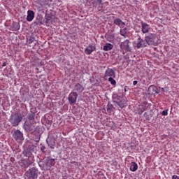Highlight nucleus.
Segmentation results:
<instances>
[{"label": "nucleus", "mask_w": 179, "mask_h": 179, "mask_svg": "<svg viewBox=\"0 0 179 179\" xmlns=\"http://www.w3.org/2000/svg\"><path fill=\"white\" fill-rule=\"evenodd\" d=\"M22 120H23L22 115H20L19 113H15L10 115L9 122L13 127H17L19 123L22 122Z\"/></svg>", "instance_id": "nucleus-1"}, {"label": "nucleus", "mask_w": 179, "mask_h": 179, "mask_svg": "<svg viewBox=\"0 0 179 179\" xmlns=\"http://www.w3.org/2000/svg\"><path fill=\"white\" fill-rule=\"evenodd\" d=\"M25 176L27 179H36L38 177L37 171L35 168H31L25 173Z\"/></svg>", "instance_id": "nucleus-2"}, {"label": "nucleus", "mask_w": 179, "mask_h": 179, "mask_svg": "<svg viewBox=\"0 0 179 179\" xmlns=\"http://www.w3.org/2000/svg\"><path fill=\"white\" fill-rule=\"evenodd\" d=\"M145 43H147V45H155V44H156V35L150 34L145 36Z\"/></svg>", "instance_id": "nucleus-3"}, {"label": "nucleus", "mask_w": 179, "mask_h": 179, "mask_svg": "<svg viewBox=\"0 0 179 179\" xmlns=\"http://www.w3.org/2000/svg\"><path fill=\"white\" fill-rule=\"evenodd\" d=\"M69 103L71 106L75 104L76 103V100H78V92H71L68 96Z\"/></svg>", "instance_id": "nucleus-4"}, {"label": "nucleus", "mask_w": 179, "mask_h": 179, "mask_svg": "<svg viewBox=\"0 0 179 179\" xmlns=\"http://www.w3.org/2000/svg\"><path fill=\"white\" fill-rule=\"evenodd\" d=\"M146 47H148V43H146L145 39L143 40L141 37L138 38L136 48H137V50H140V48H145Z\"/></svg>", "instance_id": "nucleus-5"}, {"label": "nucleus", "mask_w": 179, "mask_h": 179, "mask_svg": "<svg viewBox=\"0 0 179 179\" xmlns=\"http://www.w3.org/2000/svg\"><path fill=\"white\" fill-rule=\"evenodd\" d=\"M13 136L17 142H20V141H23L24 139L23 138V133H22L20 130H16L14 131Z\"/></svg>", "instance_id": "nucleus-6"}, {"label": "nucleus", "mask_w": 179, "mask_h": 179, "mask_svg": "<svg viewBox=\"0 0 179 179\" xmlns=\"http://www.w3.org/2000/svg\"><path fill=\"white\" fill-rule=\"evenodd\" d=\"M145 110H146V103H143L137 107V109L135 110V113L136 114H138V115H142V114H143V112Z\"/></svg>", "instance_id": "nucleus-7"}, {"label": "nucleus", "mask_w": 179, "mask_h": 179, "mask_svg": "<svg viewBox=\"0 0 179 179\" xmlns=\"http://www.w3.org/2000/svg\"><path fill=\"white\" fill-rule=\"evenodd\" d=\"M105 78H115V70L113 69H108L106 70Z\"/></svg>", "instance_id": "nucleus-8"}, {"label": "nucleus", "mask_w": 179, "mask_h": 179, "mask_svg": "<svg viewBox=\"0 0 179 179\" xmlns=\"http://www.w3.org/2000/svg\"><path fill=\"white\" fill-rule=\"evenodd\" d=\"M150 29V26L148 23L141 22V31L143 33V34L149 33Z\"/></svg>", "instance_id": "nucleus-9"}, {"label": "nucleus", "mask_w": 179, "mask_h": 179, "mask_svg": "<svg viewBox=\"0 0 179 179\" xmlns=\"http://www.w3.org/2000/svg\"><path fill=\"white\" fill-rule=\"evenodd\" d=\"M120 50H124L125 51H129V40H126L122 42L120 45Z\"/></svg>", "instance_id": "nucleus-10"}, {"label": "nucleus", "mask_w": 179, "mask_h": 179, "mask_svg": "<svg viewBox=\"0 0 179 179\" xmlns=\"http://www.w3.org/2000/svg\"><path fill=\"white\" fill-rule=\"evenodd\" d=\"M93 51H96V47L92 45H89L85 49V52L87 55H90Z\"/></svg>", "instance_id": "nucleus-11"}, {"label": "nucleus", "mask_w": 179, "mask_h": 179, "mask_svg": "<svg viewBox=\"0 0 179 179\" xmlns=\"http://www.w3.org/2000/svg\"><path fill=\"white\" fill-rule=\"evenodd\" d=\"M33 157H29L27 159H24L22 163L24 164V167L27 168L29 166H31L33 164Z\"/></svg>", "instance_id": "nucleus-12"}, {"label": "nucleus", "mask_w": 179, "mask_h": 179, "mask_svg": "<svg viewBox=\"0 0 179 179\" xmlns=\"http://www.w3.org/2000/svg\"><path fill=\"white\" fill-rule=\"evenodd\" d=\"M33 19H34V11L29 10L27 11V22H33Z\"/></svg>", "instance_id": "nucleus-13"}, {"label": "nucleus", "mask_w": 179, "mask_h": 179, "mask_svg": "<svg viewBox=\"0 0 179 179\" xmlns=\"http://www.w3.org/2000/svg\"><path fill=\"white\" fill-rule=\"evenodd\" d=\"M113 23L116 24V26H119V27H124V26H125V23L120 18H115L113 20Z\"/></svg>", "instance_id": "nucleus-14"}, {"label": "nucleus", "mask_w": 179, "mask_h": 179, "mask_svg": "<svg viewBox=\"0 0 179 179\" xmlns=\"http://www.w3.org/2000/svg\"><path fill=\"white\" fill-rule=\"evenodd\" d=\"M74 89L75 90H76V92H78V93H82V92L85 90V88L83 87V86H82V85H80V83H77L75 85Z\"/></svg>", "instance_id": "nucleus-15"}, {"label": "nucleus", "mask_w": 179, "mask_h": 179, "mask_svg": "<svg viewBox=\"0 0 179 179\" xmlns=\"http://www.w3.org/2000/svg\"><path fill=\"white\" fill-rule=\"evenodd\" d=\"M148 90L154 94H159V92H157V87L155 85H150L148 88Z\"/></svg>", "instance_id": "nucleus-16"}, {"label": "nucleus", "mask_w": 179, "mask_h": 179, "mask_svg": "<svg viewBox=\"0 0 179 179\" xmlns=\"http://www.w3.org/2000/svg\"><path fill=\"white\" fill-rule=\"evenodd\" d=\"M114 48V45L111 43H106L103 46V51H110Z\"/></svg>", "instance_id": "nucleus-17"}, {"label": "nucleus", "mask_w": 179, "mask_h": 179, "mask_svg": "<svg viewBox=\"0 0 179 179\" xmlns=\"http://www.w3.org/2000/svg\"><path fill=\"white\" fill-rule=\"evenodd\" d=\"M12 29L13 31H17V30L20 29V25L19 24L18 22H13L12 24Z\"/></svg>", "instance_id": "nucleus-18"}, {"label": "nucleus", "mask_w": 179, "mask_h": 179, "mask_svg": "<svg viewBox=\"0 0 179 179\" xmlns=\"http://www.w3.org/2000/svg\"><path fill=\"white\" fill-rule=\"evenodd\" d=\"M52 166H55V159H50L47 162V166L51 169Z\"/></svg>", "instance_id": "nucleus-19"}, {"label": "nucleus", "mask_w": 179, "mask_h": 179, "mask_svg": "<svg viewBox=\"0 0 179 179\" xmlns=\"http://www.w3.org/2000/svg\"><path fill=\"white\" fill-rule=\"evenodd\" d=\"M129 169L130 171H136V170H138V164H136V162H131Z\"/></svg>", "instance_id": "nucleus-20"}, {"label": "nucleus", "mask_w": 179, "mask_h": 179, "mask_svg": "<svg viewBox=\"0 0 179 179\" xmlns=\"http://www.w3.org/2000/svg\"><path fill=\"white\" fill-rule=\"evenodd\" d=\"M125 100L122 99L121 101H119L117 102V106H119V107H120V108H124V107H125Z\"/></svg>", "instance_id": "nucleus-21"}, {"label": "nucleus", "mask_w": 179, "mask_h": 179, "mask_svg": "<svg viewBox=\"0 0 179 179\" xmlns=\"http://www.w3.org/2000/svg\"><path fill=\"white\" fill-rule=\"evenodd\" d=\"M106 40H108V41H110V43L112 41H114V36L113 34H108L106 36Z\"/></svg>", "instance_id": "nucleus-22"}, {"label": "nucleus", "mask_w": 179, "mask_h": 179, "mask_svg": "<svg viewBox=\"0 0 179 179\" xmlns=\"http://www.w3.org/2000/svg\"><path fill=\"white\" fill-rule=\"evenodd\" d=\"M113 77H110L108 78V82H110V83L113 85V86H115V85H117V81H115V80H114V78H113Z\"/></svg>", "instance_id": "nucleus-23"}, {"label": "nucleus", "mask_w": 179, "mask_h": 179, "mask_svg": "<svg viewBox=\"0 0 179 179\" xmlns=\"http://www.w3.org/2000/svg\"><path fill=\"white\" fill-rule=\"evenodd\" d=\"M113 107H114V106H113V104L108 103V105H107V106H106V110H107V111H108L109 113H110V111H111V110H113Z\"/></svg>", "instance_id": "nucleus-24"}, {"label": "nucleus", "mask_w": 179, "mask_h": 179, "mask_svg": "<svg viewBox=\"0 0 179 179\" xmlns=\"http://www.w3.org/2000/svg\"><path fill=\"white\" fill-rule=\"evenodd\" d=\"M34 117H36V115L34 113H31L28 115V120H29V121H34Z\"/></svg>", "instance_id": "nucleus-25"}, {"label": "nucleus", "mask_w": 179, "mask_h": 179, "mask_svg": "<svg viewBox=\"0 0 179 179\" xmlns=\"http://www.w3.org/2000/svg\"><path fill=\"white\" fill-rule=\"evenodd\" d=\"M120 34L121 36H123V37H125V36H127V28L120 29Z\"/></svg>", "instance_id": "nucleus-26"}, {"label": "nucleus", "mask_w": 179, "mask_h": 179, "mask_svg": "<svg viewBox=\"0 0 179 179\" xmlns=\"http://www.w3.org/2000/svg\"><path fill=\"white\" fill-rule=\"evenodd\" d=\"M48 146L50 147V149H55V143H50L48 144Z\"/></svg>", "instance_id": "nucleus-27"}, {"label": "nucleus", "mask_w": 179, "mask_h": 179, "mask_svg": "<svg viewBox=\"0 0 179 179\" xmlns=\"http://www.w3.org/2000/svg\"><path fill=\"white\" fill-rule=\"evenodd\" d=\"M162 115H169V109L163 110L162 112Z\"/></svg>", "instance_id": "nucleus-28"}, {"label": "nucleus", "mask_w": 179, "mask_h": 179, "mask_svg": "<svg viewBox=\"0 0 179 179\" xmlns=\"http://www.w3.org/2000/svg\"><path fill=\"white\" fill-rule=\"evenodd\" d=\"M103 0H97V3H99V6H103Z\"/></svg>", "instance_id": "nucleus-29"}, {"label": "nucleus", "mask_w": 179, "mask_h": 179, "mask_svg": "<svg viewBox=\"0 0 179 179\" xmlns=\"http://www.w3.org/2000/svg\"><path fill=\"white\" fill-rule=\"evenodd\" d=\"M72 164H74V166H78V162H70L69 166H72Z\"/></svg>", "instance_id": "nucleus-30"}, {"label": "nucleus", "mask_w": 179, "mask_h": 179, "mask_svg": "<svg viewBox=\"0 0 179 179\" xmlns=\"http://www.w3.org/2000/svg\"><path fill=\"white\" fill-rule=\"evenodd\" d=\"M34 41V38H30L29 40V44H31Z\"/></svg>", "instance_id": "nucleus-31"}, {"label": "nucleus", "mask_w": 179, "mask_h": 179, "mask_svg": "<svg viewBox=\"0 0 179 179\" xmlns=\"http://www.w3.org/2000/svg\"><path fill=\"white\" fill-rule=\"evenodd\" d=\"M172 179H179V177H178V176H177V175H173V176H172Z\"/></svg>", "instance_id": "nucleus-32"}, {"label": "nucleus", "mask_w": 179, "mask_h": 179, "mask_svg": "<svg viewBox=\"0 0 179 179\" xmlns=\"http://www.w3.org/2000/svg\"><path fill=\"white\" fill-rule=\"evenodd\" d=\"M133 85H134V86H136V85H138V82L136 80H134L133 82Z\"/></svg>", "instance_id": "nucleus-33"}, {"label": "nucleus", "mask_w": 179, "mask_h": 179, "mask_svg": "<svg viewBox=\"0 0 179 179\" xmlns=\"http://www.w3.org/2000/svg\"><path fill=\"white\" fill-rule=\"evenodd\" d=\"M45 149V147H44V146H42L41 148V150H42V152H44V150Z\"/></svg>", "instance_id": "nucleus-34"}, {"label": "nucleus", "mask_w": 179, "mask_h": 179, "mask_svg": "<svg viewBox=\"0 0 179 179\" xmlns=\"http://www.w3.org/2000/svg\"><path fill=\"white\" fill-rule=\"evenodd\" d=\"M128 90V86L124 87V92H127Z\"/></svg>", "instance_id": "nucleus-35"}, {"label": "nucleus", "mask_w": 179, "mask_h": 179, "mask_svg": "<svg viewBox=\"0 0 179 179\" xmlns=\"http://www.w3.org/2000/svg\"><path fill=\"white\" fill-rule=\"evenodd\" d=\"M2 66H6V63L3 62V64H2Z\"/></svg>", "instance_id": "nucleus-36"}, {"label": "nucleus", "mask_w": 179, "mask_h": 179, "mask_svg": "<svg viewBox=\"0 0 179 179\" xmlns=\"http://www.w3.org/2000/svg\"><path fill=\"white\" fill-rule=\"evenodd\" d=\"M161 90H162V92H164V88H161Z\"/></svg>", "instance_id": "nucleus-37"}]
</instances>
